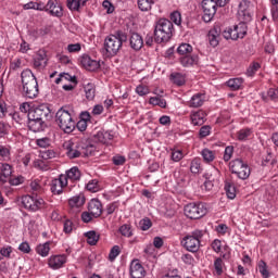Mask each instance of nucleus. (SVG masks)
Wrapping results in <instances>:
<instances>
[{"mask_svg":"<svg viewBox=\"0 0 278 278\" xmlns=\"http://www.w3.org/2000/svg\"><path fill=\"white\" fill-rule=\"evenodd\" d=\"M237 17L241 23H251L253 18V4L249 0H242L238 7Z\"/></svg>","mask_w":278,"mask_h":278,"instance_id":"obj_11","label":"nucleus"},{"mask_svg":"<svg viewBox=\"0 0 278 278\" xmlns=\"http://www.w3.org/2000/svg\"><path fill=\"white\" fill-rule=\"evenodd\" d=\"M80 65L85 67L86 71L94 72L101 68V63L97 60H93L88 54H83L79 58Z\"/></svg>","mask_w":278,"mask_h":278,"instance_id":"obj_15","label":"nucleus"},{"mask_svg":"<svg viewBox=\"0 0 278 278\" xmlns=\"http://www.w3.org/2000/svg\"><path fill=\"white\" fill-rule=\"evenodd\" d=\"M260 68H262V65H260V63H252L247 70L248 77H253V75H255L260 71Z\"/></svg>","mask_w":278,"mask_h":278,"instance_id":"obj_46","label":"nucleus"},{"mask_svg":"<svg viewBox=\"0 0 278 278\" xmlns=\"http://www.w3.org/2000/svg\"><path fill=\"white\" fill-rule=\"evenodd\" d=\"M153 226V223H151V219L146 217L139 222V227L141 231H149L151 227Z\"/></svg>","mask_w":278,"mask_h":278,"instance_id":"obj_48","label":"nucleus"},{"mask_svg":"<svg viewBox=\"0 0 278 278\" xmlns=\"http://www.w3.org/2000/svg\"><path fill=\"white\" fill-rule=\"evenodd\" d=\"M27 121L28 128L30 129V131H34L35 134H38V131H45V128L47 127V123L42 119L27 117Z\"/></svg>","mask_w":278,"mask_h":278,"instance_id":"obj_21","label":"nucleus"},{"mask_svg":"<svg viewBox=\"0 0 278 278\" xmlns=\"http://www.w3.org/2000/svg\"><path fill=\"white\" fill-rule=\"evenodd\" d=\"M67 8L71 12H79L81 7L79 5V0H67Z\"/></svg>","mask_w":278,"mask_h":278,"instance_id":"obj_52","label":"nucleus"},{"mask_svg":"<svg viewBox=\"0 0 278 278\" xmlns=\"http://www.w3.org/2000/svg\"><path fill=\"white\" fill-rule=\"evenodd\" d=\"M68 186L66 181V177L60 175L59 178L52 179L50 184V190L54 194H62L64 192V188Z\"/></svg>","mask_w":278,"mask_h":278,"instance_id":"obj_16","label":"nucleus"},{"mask_svg":"<svg viewBox=\"0 0 278 278\" xmlns=\"http://www.w3.org/2000/svg\"><path fill=\"white\" fill-rule=\"evenodd\" d=\"M87 190H89V192H99V181L97 179L90 180L87 184Z\"/></svg>","mask_w":278,"mask_h":278,"instance_id":"obj_56","label":"nucleus"},{"mask_svg":"<svg viewBox=\"0 0 278 278\" xmlns=\"http://www.w3.org/2000/svg\"><path fill=\"white\" fill-rule=\"evenodd\" d=\"M237 31H238L239 38H244L248 31L247 22H240L237 25Z\"/></svg>","mask_w":278,"mask_h":278,"instance_id":"obj_49","label":"nucleus"},{"mask_svg":"<svg viewBox=\"0 0 278 278\" xmlns=\"http://www.w3.org/2000/svg\"><path fill=\"white\" fill-rule=\"evenodd\" d=\"M216 176H218V169H214L211 173H206L204 175L205 181H204V189L210 192L212 188H214V184H216Z\"/></svg>","mask_w":278,"mask_h":278,"instance_id":"obj_26","label":"nucleus"},{"mask_svg":"<svg viewBox=\"0 0 278 278\" xmlns=\"http://www.w3.org/2000/svg\"><path fill=\"white\" fill-rule=\"evenodd\" d=\"M224 188L228 199H233L236 197V186L232 182L226 181Z\"/></svg>","mask_w":278,"mask_h":278,"instance_id":"obj_44","label":"nucleus"},{"mask_svg":"<svg viewBox=\"0 0 278 278\" xmlns=\"http://www.w3.org/2000/svg\"><path fill=\"white\" fill-rule=\"evenodd\" d=\"M53 157H55V151L53 150H46L41 152L42 160H53Z\"/></svg>","mask_w":278,"mask_h":278,"instance_id":"obj_63","label":"nucleus"},{"mask_svg":"<svg viewBox=\"0 0 278 278\" xmlns=\"http://www.w3.org/2000/svg\"><path fill=\"white\" fill-rule=\"evenodd\" d=\"M56 125L64 134H73L75 131V119L71 112L64 108H61L55 115Z\"/></svg>","mask_w":278,"mask_h":278,"instance_id":"obj_4","label":"nucleus"},{"mask_svg":"<svg viewBox=\"0 0 278 278\" xmlns=\"http://www.w3.org/2000/svg\"><path fill=\"white\" fill-rule=\"evenodd\" d=\"M175 27L173 26V22L166 18H160L155 22L154 25V40L157 45H162V42H168L170 38H173V31Z\"/></svg>","mask_w":278,"mask_h":278,"instance_id":"obj_2","label":"nucleus"},{"mask_svg":"<svg viewBox=\"0 0 278 278\" xmlns=\"http://www.w3.org/2000/svg\"><path fill=\"white\" fill-rule=\"evenodd\" d=\"M229 168L232 175H236L238 179H242L244 181L248 177H251V167H249V164H247L242 159H235L230 161Z\"/></svg>","mask_w":278,"mask_h":278,"instance_id":"obj_6","label":"nucleus"},{"mask_svg":"<svg viewBox=\"0 0 278 278\" xmlns=\"http://www.w3.org/2000/svg\"><path fill=\"white\" fill-rule=\"evenodd\" d=\"M121 236L124 238H131L134 236V229H131V224H124L118 229Z\"/></svg>","mask_w":278,"mask_h":278,"instance_id":"obj_39","label":"nucleus"},{"mask_svg":"<svg viewBox=\"0 0 278 278\" xmlns=\"http://www.w3.org/2000/svg\"><path fill=\"white\" fill-rule=\"evenodd\" d=\"M8 181L10 184V186H21V184H23V181H25V178H23V176H17L15 178H12V176H11Z\"/></svg>","mask_w":278,"mask_h":278,"instance_id":"obj_62","label":"nucleus"},{"mask_svg":"<svg viewBox=\"0 0 278 278\" xmlns=\"http://www.w3.org/2000/svg\"><path fill=\"white\" fill-rule=\"evenodd\" d=\"M185 216L191 220H197L203 218L207 214V206L203 202L189 203L184 208Z\"/></svg>","mask_w":278,"mask_h":278,"instance_id":"obj_7","label":"nucleus"},{"mask_svg":"<svg viewBox=\"0 0 278 278\" xmlns=\"http://www.w3.org/2000/svg\"><path fill=\"white\" fill-rule=\"evenodd\" d=\"M33 66L37 71H42V68L47 67V52L45 50L37 51L34 56Z\"/></svg>","mask_w":278,"mask_h":278,"instance_id":"obj_18","label":"nucleus"},{"mask_svg":"<svg viewBox=\"0 0 278 278\" xmlns=\"http://www.w3.org/2000/svg\"><path fill=\"white\" fill-rule=\"evenodd\" d=\"M147 275V270L139 260H132L130 263V276L132 278H143Z\"/></svg>","mask_w":278,"mask_h":278,"instance_id":"obj_17","label":"nucleus"},{"mask_svg":"<svg viewBox=\"0 0 278 278\" xmlns=\"http://www.w3.org/2000/svg\"><path fill=\"white\" fill-rule=\"evenodd\" d=\"M177 52L179 55H188L189 53H192V46L190 43H181L177 48Z\"/></svg>","mask_w":278,"mask_h":278,"instance_id":"obj_45","label":"nucleus"},{"mask_svg":"<svg viewBox=\"0 0 278 278\" xmlns=\"http://www.w3.org/2000/svg\"><path fill=\"white\" fill-rule=\"evenodd\" d=\"M88 212L93 216V218H99L103 214V204L99 199L90 200L88 204Z\"/></svg>","mask_w":278,"mask_h":278,"instance_id":"obj_19","label":"nucleus"},{"mask_svg":"<svg viewBox=\"0 0 278 278\" xmlns=\"http://www.w3.org/2000/svg\"><path fill=\"white\" fill-rule=\"evenodd\" d=\"M205 236L203 230H193L191 233L185 236L181 240L184 248L190 253H197L201 249V240Z\"/></svg>","mask_w":278,"mask_h":278,"instance_id":"obj_5","label":"nucleus"},{"mask_svg":"<svg viewBox=\"0 0 278 278\" xmlns=\"http://www.w3.org/2000/svg\"><path fill=\"white\" fill-rule=\"evenodd\" d=\"M233 155V146H228L224 152V162H229Z\"/></svg>","mask_w":278,"mask_h":278,"instance_id":"obj_59","label":"nucleus"},{"mask_svg":"<svg viewBox=\"0 0 278 278\" xmlns=\"http://www.w3.org/2000/svg\"><path fill=\"white\" fill-rule=\"evenodd\" d=\"M136 92H137V94H139V97H147V94H149L150 90H149V87H147L144 85H139L136 87Z\"/></svg>","mask_w":278,"mask_h":278,"instance_id":"obj_57","label":"nucleus"},{"mask_svg":"<svg viewBox=\"0 0 278 278\" xmlns=\"http://www.w3.org/2000/svg\"><path fill=\"white\" fill-rule=\"evenodd\" d=\"M144 45V40L142 39V36L138 35V33H134L130 36V47L135 51H140Z\"/></svg>","mask_w":278,"mask_h":278,"instance_id":"obj_28","label":"nucleus"},{"mask_svg":"<svg viewBox=\"0 0 278 278\" xmlns=\"http://www.w3.org/2000/svg\"><path fill=\"white\" fill-rule=\"evenodd\" d=\"M65 155L70 160H76V157H81V151H84V142L79 140H68L63 143Z\"/></svg>","mask_w":278,"mask_h":278,"instance_id":"obj_10","label":"nucleus"},{"mask_svg":"<svg viewBox=\"0 0 278 278\" xmlns=\"http://www.w3.org/2000/svg\"><path fill=\"white\" fill-rule=\"evenodd\" d=\"M27 118H36L43 122L49 121V118H51V109H49L47 104H40L29 111Z\"/></svg>","mask_w":278,"mask_h":278,"instance_id":"obj_12","label":"nucleus"},{"mask_svg":"<svg viewBox=\"0 0 278 278\" xmlns=\"http://www.w3.org/2000/svg\"><path fill=\"white\" fill-rule=\"evenodd\" d=\"M224 268H225V262L223 261V258L217 257L214 261L215 275H217V277H220V275H223L224 273Z\"/></svg>","mask_w":278,"mask_h":278,"instance_id":"obj_40","label":"nucleus"},{"mask_svg":"<svg viewBox=\"0 0 278 278\" xmlns=\"http://www.w3.org/2000/svg\"><path fill=\"white\" fill-rule=\"evenodd\" d=\"M137 5L141 12H151L155 0H137Z\"/></svg>","mask_w":278,"mask_h":278,"instance_id":"obj_34","label":"nucleus"},{"mask_svg":"<svg viewBox=\"0 0 278 278\" xmlns=\"http://www.w3.org/2000/svg\"><path fill=\"white\" fill-rule=\"evenodd\" d=\"M202 8V21L204 23H212L216 12L218 11V3L216 0H203L201 2Z\"/></svg>","mask_w":278,"mask_h":278,"instance_id":"obj_9","label":"nucleus"},{"mask_svg":"<svg viewBox=\"0 0 278 278\" xmlns=\"http://www.w3.org/2000/svg\"><path fill=\"white\" fill-rule=\"evenodd\" d=\"M258 271L261 273L262 277H264V278L270 277V274L268 273V267L266 265V262H264V261L258 262Z\"/></svg>","mask_w":278,"mask_h":278,"instance_id":"obj_50","label":"nucleus"},{"mask_svg":"<svg viewBox=\"0 0 278 278\" xmlns=\"http://www.w3.org/2000/svg\"><path fill=\"white\" fill-rule=\"evenodd\" d=\"M190 170L193 175H199L203 168L201 167V159L195 157L191 161Z\"/></svg>","mask_w":278,"mask_h":278,"instance_id":"obj_41","label":"nucleus"},{"mask_svg":"<svg viewBox=\"0 0 278 278\" xmlns=\"http://www.w3.org/2000/svg\"><path fill=\"white\" fill-rule=\"evenodd\" d=\"M170 159L173 162H181L184 160V152L181 150H172Z\"/></svg>","mask_w":278,"mask_h":278,"instance_id":"obj_54","label":"nucleus"},{"mask_svg":"<svg viewBox=\"0 0 278 278\" xmlns=\"http://www.w3.org/2000/svg\"><path fill=\"white\" fill-rule=\"evenodd\" d=\"M86 203V197L84 193L72 197L68 200L70 207H81Z\"/></svg>","mask_w":278,"mask_h":278,"instance_id":"obj_29","label":"nucleus"},{"mask_svg":"<svg viewBox=\"0 0 278 278\" xmlns=\"http://www.w3.org/2000/svg\"><path fill=\"white\" fill-rule=\"evenodd\" d=\"M21 79L24 96L27 97V99H36L39 92L38 80L31 70H24L21 73Z\"/></svg>","mask_w":278,"mask_h":278,"instance_id":"obj_1","label":"nucleus"},{"mask_svg":"<svg viewBox=\"0 0 278 278\" xmlns=\"http://www.w3.org/2000/svg\"><path fill=\"white\" fill-rule=\"evenodd\" d=\"M123 42H127V34L123 30H117L115 35L108 36L104 40V49L108 55H116L121 51Z\"/></svg>","mask_w":278,"mask_h":278,"instance_id":"obj_3","label":"nucleus"},{"mask_svg":"<svg viewBox=\"0 0 278 278\" xmlns=\"http://www.w3.org/2000/svg\"><path fill=\"white\" fill-rule=\"evenodd\" d=\"M85 97L88 101H92L97 96V87L92 83L84 86Z\"/></svg>","mask_w":278,"mask_h":278,"instance_id":"obj_32","label":"nucleus"},{"mask_svg":"<svg viewBox=\"0 0 278 278\" xmlns=\"http://www.w3.org/2000/svg\"><path fill=\"white\" fill-rule=\"evenodd\" d=\"M94 140L102 142V144H110L114 140V132L108 130H99L94 136Z\"/></svg>","mask_w":278,"mask_h":278,"instance_id":"obj_22","label":"nucleus"},{"mask_svg":"<svg viewBox=\"0 0 278 278\" xmlns=\"http://www.w3.org/2000/svg\"><path fill=\"white\" fill-rule=\"evenodd\" d=\"M62 177H65V181H79L81 179V172L79 170V167H72L68 170H66L65 174H61Z\"/></svg>","mask_w":278,"mask_h":278,"instance_id":"obj_23","label":"nucleus"},{"mask_svg":"<svg viewBox=\"0 0 278 278\" xmlns=\"http://www.w3.org/2000/svg\"><path fill=\"white\" fill-rule=\"evenodd\" d=\"M119 255H121V247L114 245L109 253L110 262H114V260H116Z\"/></svg>","mask_w":278,"mask_h":278,"instance_id":"obj_51","label":"nucleus"},{"mask_svg":"<svg viewBox=\"0 0 278 278\" xmlns=\"http://www.w3.org/2000/svg\"><path fill=\"white\" fill-rule=\"evenodd\" d=\"M169 79L176 86H184L186 84V74L174 72L170 74Z\"/></svg>","mask_w":278,"mask_h":278,"instance_id":"obj_33","label":"nucleus"},{"mask_svg":"<svg viewBox=\"0 0 278 278\" xmlns=\"http://www.w3.org/2000/svg\"><path fill=\"white\" fill-rule=\"evenodd\" d=\"M223 36L226 40H238L239 35H238V28L237 25L232 26V27H227L224 31H223Z\"/></svg>","mask_w":278,"mask_h":278,"instance_id":"obj_30","label":"nucleus"},{"mask_svg":"<svg viewBox=\"0 0 278 278\" xmlns=\"http://www.w3.org/2000/svg\"><path fill=\"white\" fill-rule=\"evenodd\" d=\"M228 88L230 90H240L242 88V84H244V79L242 78H230L227 83Z\"/></svg>","mask_w":278,"mask_h":278,"instance_id":"obj_36","label":"nucleus"},{"mask_svg":"<svg viewBox=\"0 0 278 278\" xmlns=\"http://www.w3.org/2000/svg\"><path fill=\"white\" fill-rule=\"evenodd\" d=\"M22 205L25 210H28V212H38L40 210H46L47 202H45V199L42 198L24 195L22 197Z\"/></svg>","mask_w":278,"mask_h":278,"instance_id":"obj_8","label":"nucleus"},{"mask_svg":"<svg viewBox=\"0 0 278 278\" xmlns=\"http://www.w3.org/2000/svg\"><path fill=\"white\" fill-rule=\"evenodd\" d=\"M252 131L250 128H243L238 132V140H247L251 136Z\"/></svg>","mask_w":278,"mask_h":278,"instance_id":"obj_58","label":"nucleus"},{"mask_svg":"<svg viewBox=\"0 0 278 278\" xmlns=\"http://www.w3.org/2000/svg\"><path fill=\"white\" fill-rule=\"evenodd\" d=\"M212 134V126L210 125H204L200 128L199 130V138L203 140V138H207Z\"/></svg>","mask_w":278,"mask_h":278,"instance_id":"obj_47","label":"nucleus"},{"mask_svg":"<svg viewBox=\"0 0 278 278\" xmlns=\"http://www.w3.org/2000/svg\"><path fill=\"white\" fill-rule=\"evenodd\" d=\"M85 237L87 238V242L90 244V247H94L99 242V233L94 230H90L85 233Z\"/></svg>","mask_w":278,"mask_h":278,"instance_id":"obj_37","label":"nucleus"},{"mask_svg":"<svg viewBox=\"0 0 278 278\" xmlns=\"http://www.w3.org/2000/svg\"><path fill=\"white\" fill-rule=\"evenodd\" d=\"M270 1V12L274 21H278V0H269Z\"/></svg>","mask_w":278,"mask_h":278,"instance_id":"obj_53","label":"nucleus"},{"mask_svg":"<svg viewBox=\"0 0 278 278\" xmlns=\"http://www.w3.org/2000/svg\"><path fill=\"white\" fill-rule=\"evenodd\" d=\"M150 105H157L159 108L166 109V99L162 96L151 97L149 100Z\"/></svg>","mask_w":278,"mask_h":278,"instance_id":"obj_38","label":"nucleus"},{"mask_svg":"<svg viewBox=\"0 0 278 278\" xmlns=\"http://www.w3.org/2000/svg\"><path fill=\"white\" fill-rule=\"evenodd\" d=\"M12 177V165L8 163H0V184H8Z\"/></svg>","mask_w":278,"mask_h":278,"instance_id":"obj_24","label":"nucleus"},{"mask_svg":"<svg viewBox=\"0 0 278 278\" xmlns=\"http://www.w3.org/2000/svg\"><path fill=\"white\" fill-rule=\"evenodd\" d=\"M46 12L50 16H54L55 18H62L64 16V8L62 3L58 0H48L46 4Z\"/></svg>","mask_w":278,"mask_h":278,"instance_id":"obj_13","label":"nucleus"},{"mask_svg":"<svg viewBox=\"0 0 278 278\" xmlns=\"http://www.w3.org/2000/svg\"><path fill=\"white\" fill-rule=\"evenodd\" d=\"M112 162L115 166H123V164H125V162H127V159H125V156L123 155H115L112 159Z\"/></svg>","mask_w":278,"mask_h":278,"instance_id":"obj_61","label":"nucleus"},{"mask_svg":"<svg viewBox=\"0 0 278 278\" xmlns=\"http://www.w3.org/2000/svg\"><path fill=\"white\" fill-rule=\"evenodd\" d=\"M267 97L271 99V101H275L278 98V88H270L267 91Z\"/></svg>","mask_w":278,"mask_h":278,"instance_id":"obj_64","label":"nucleus"},{"mask_svg":"<svg viewBox=\"0 0 278 278\" xmlns=\"http://www.w3.org/2000/svg\"><path fill=\"white\" fill-rule=\"evenodd\" d=\"M223 30H220V26H214L207 35L208 42L211 47L215 48L217 45L220 43V34Z\"/></svg>","mask_w":278,"mask_h":278,"instance_id":"obj_20","label":"nucleus"},{"mask_svg":"<svg viewBox=\"0 0 278 278\" xmlns=\"http://www.w3.org/2000/svg\"><path fill=\"white\" fill-rule=\"evenodd\" d=\"M92 153H94V146L83 143L81 155L88 156L92 155Z\"/></svg>","mask_w":278,"mask_h":278,"instance_id":"obj_55","label":"nucleus"},{"mask_svg":"<svg viewBox=\"0 0 278 278\" xmlns=\"http://www.w3.org/2000/svg\"><path fill=\"white\" fill-rule=\"evenodd\" d=\"M201 155L204 160V162H206V164H210V162H214L216 155L214 154V151L210 150V149H203L201 152Z\"/></svg>","mask_w":278,"mask_h":278,"instance_id":"obj_42","label":"nucleus"},{"mask_svg":"<svg viewBox=\"0 0 278 278\" xmlns=\"http://www.w3.org/2000/svg\"><path fill=\"white\" fill-rule=\"evenodd\" d=\"M49 251H51V242H46L43 244H39L36 248V253L40 255L41 257L49 256Z\"/></svg>","mask_w":278,"mask_h":278,"instance_id":"obj_35","label":"nucleus"},{"mask_svg":"<svg viewBox=\"0 0 278 278\" xmlns=\"http://www.w3.org/2000/svg\"><path fill=\"white\" fill-rule=\"evenodd\" d=\"M170 21L175 23V25H181V13H179V11L173 12L170 14Z\"/></svg>","mask_w":278,"mask_h":278,"instance_id":"obj_60","label":"nucleus"},{"mask_svg":"<svg viewBox=\"0 0 278 278\" xmlns=\"http://www.w3.org/2000/svg\"><path fill=\"white\" fill-rule=\"evenodd\" d=\"M66 262H68L66 254H55L48 258V266L52 270H60V268H64Z\"/></svg>","mask_w":278,"mask_h":278,"instance_id":"obj_14","label":"nucleus"},{"mask_svg":"<svg viewBox=\"0 0 278 278\" xmlns=\"http://www.w3.org/2000/svg\"><path fill=\"white\" fill-rule=\"evenodd\" d=\"M0 160H2V162H10L11 160L10 147L0 146Z\"/></svg>","mask_w":278,"mask_h":278,"instance_id":"obj_43","label":"nucleus"},{"mask_svg":"<svg viewBox=\"0 0 278 278\" xmlns=\"http://www.w3.org/2000/svg\"><path fill=\"white\" fill-rule=\"evenodd\" d=\"M206 116H207V113H205V111H203V110L192 112L190 115L192 125H194V126L203 125V123H205Z\"/></svg>","mask_w":278,"mask_h":278,"instance_id":"obj_25","label":"nucleus"},{"mask_svg":"<svg viewBox=\"0 0 278 278\" xmlns=\"http://www.w3.org/2000/svg\"><path fill=\"white\" fill-rule=\"evenodd\" d=\"M205 103V93H194L188 102V108H201Z\"/></svg>","mask_w":278,"mask_h":278,"instance_id":"obj_27","label":"nucleus"},{"mask_svg":"<svg viewBox=\"0 0 278 278\" xmlns=\"http://www.w3.org/2000/svg\"><path fill=\"white\" fill-rule=\"evenodd\" d=\"M199 62L198 55H185L180 58V64L181 66H185V68H188L190 66H194Z\"/></svg>","mask_w":278,"mask_h":278,"instance_id":"obj_31","label":"nucleus"}]
</instances>
